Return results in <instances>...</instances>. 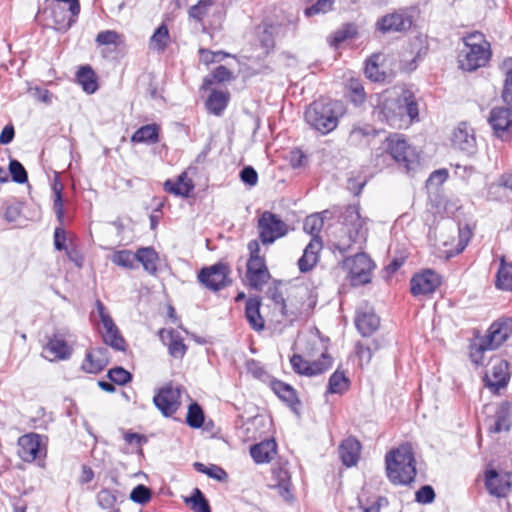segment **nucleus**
I'll list each match as a JSON object with an SVG mask.
<instances>
[{"label": "nucleus", "mask_w": 512, "mask_h": 512, "mask_svg": "<svg viewBox=\"0 0 512 512\" xmlns=\"http://www.w3.org/2000/svg\"><path fill=\"white\" fill-rule=\"evenodd\" d=\"M418 114L415 95L409 89H403L396 96L387 92L381 94L374 109V115L379 121L397 129L409 127L413 121L418 120Z\"/></svg>", "instance_id": "f257e3e1"}, {"label": "nucleus", "mask_w": 512, "mask_h": 512, "mask_svg": "<svg viewBox=\"0 0 512 512\" xmlns=\"http://www.w3.org/2000/svg\"><path fill=\"white\" fill-rule=\"evenodd\" d=\"M386 473L395 485H407L416 476V461L411 444L404 443L391 450L385 457Z\"/></svg>", "instance_id": "f03ea898"}, {"label": "nucleus", "mask_w": 512, "mask_h": 512, "mask_svg": "<svg viewBox=\"0 0 512 512\" xmlns=\"http://www.w3.org/2000/svg\"><path fill=\"white\" fill-rule=\"evenodd\" d=\"M342 115L343 106L340 102L319 99L311 103L306 109L305 120L311 128L322 135H326L337 128Z\"/></svg>", "instance_id": "7ed1b4c3"}, {"label": "nucleus", "mask_w": 512, "mask_h": 512, "mask_svg": "<svg viewBox=\"0 0 512 512\" xmlns=\"http://www.w3.org/2000/svg\"><path fill=\"white\" fill-rule=\"evenodd\" d=\"M388 157L407 172L414 171L419 166L417 151L407 143L401 134H392L386 138L383 143V152L376 153V165L379 167L388 165L386 161Z\"/></svg>", "instance_id": "20e7f679"}, {"label": "nucleus", "mask_w": 512, "mask_h": 512, "mask_svg": "<svg viewBox=\"0 0 512 512\" xmlns=\"http://www.w3.org/2000/svg\"><path fill=\"white\" fill-rule=\"evenodd\" d=\"M340 223L342 225L338 241L340 250L349 249L352 244H362L366 241L368 228L366 227V219L360 214L357 205H349L340 215Z\"/></svg>", "instance_id": "39448f33"}, {"label": "nucleus", "mask_w": 512, "mask_h": 512, "mask_svg": "<svg viewBox=\"0 0 512 512\" xmlns=\"http://www.w3.org/2000/svg\"><path fill=\"white\" fill-rule=\"evenodd\" d=\"M464 49L459 54V66L465 71H474L485 66L491 56L490 44L484 34L475 31L464 37Z\"/></svg>", "instance_id": "423d86ee"}, {"label": "nucleus", "mask_w": 512, "mask_h": 512, "mask_svg": "<svg viewBox=\"0 0 512 512\" xmlns=\"http://www.w3.org/2000/svg\"><path fill=\"white\" fill-rule=\"evenodd\" d=\"M39 13L51 21L55 30L65 32L76 22L80 4L78 0H45Z\"/></svg>", "instance_id": "0eeeda50"}, {"label": "nucleus", "mask_w": 512, "mask_h": 512, "mask_svg": "<svg viewBox=\"0 0 512 512\" xmlns=\"http://www.w3.org/2000/svg\"><path fill=\"white\" fill-rule=\"evenodd\" d=\"M250 253L247 262L246 277L249 284L255 289H261L270 278L264 257L260 256V244L257 240L248 243Z\"/></svg>", "instance_id": "6e6552de"}, {"label": "nucleus", "mask_w": 512, "mask_h": 512, "mask_svg": "<svg viewBox=\"0 0 512 512\" xmlns=\"http://www.w3.org/2000/svg\"><path fill=\"white\" fill-rule=\"evenodd\" d=\"M258 229L263 244H272L288 233V225L278 215L269 211L261 214Z\"/></svg>", "instance_id": "1a4fd4ad"}, {"label": "nucleus", "mask_w": 512, "mask_h": 512, "mask_svg": "<svg viewBox=\"0 0 512 512\" xmlns=\"http://www.w3.org/2000/svg\"><path fill=\"white\" fill-rule=\"evenodd\" d=\"M153 402L163 416H172L181 405V387L173 383L166 384L155 394Z\"/></svg>", "instance_id": "9d476101"}, {"label": "nucleus", "mask_w": 512, "mask_h": 512, "mask_svg": "<svg viewBox=\"0 0 512 512\" xmlns=\"http://www.w3.org/2000/svg\"><path fill=\"white\" fill-rule=\"evenodd\" d=\"M198 280L207 289L219 291L230 284L229 268L220 262L204 267L198 274Z\"/></svg>", "instance_id": "9b49d317"}, {"label": "nucleus", "mask_w": 512, "mask_h": 512, "mask_svg": "<svg viewBox=\"0 0 512 512\" xmlns=\"http://www.w3.org/2000/svg\"><path fill=\"white\" fill-rule=\"evenodd\" d=\"M18 456L24 462H33L43 460L46 456V447L42 443V438L36 433H29L18 439Z\"/></svg>", "instance_id": "f8f14e48"}, {"label": "nucleus", "mask_w": 512, "mask_h": 512, "mask_svg": "<svg viewBox=\"0 0 512 512\" xmlns=\"http://www.w3.org/2000/svg\"><path fill=\"white\" fill-rule=\"evenodd\" d=\"M488 122L497 138L502 141L512 139V110L510 108H493L490 111Z\"/></svg>", "instance_id": "ddd939ff"}, {"label": "nucleus", "mask_w": 512, "mask_h": 512, "mask_svg": "<svg viewBox=\"0 0 512 512\" xmlns=\"http://www.w3.org/2000/svg\"><path fill=\"white\" fill-rule=\"evenodd\" d=\"M350 271V278L354 285H361L370 282L373 262L365 253H357L346 261Z\"/></svg>", "instance_id": "4468645a"}, {"label": "nucleus", "mask_w": 512, "mask_h": 512, "mask_svg": "<svg viewBox=\"0 0 512 512\" xmlns=\"http://www.w3.org/2000/svg\"><path fill=\"white\" fill-rule=\"evenodd\" d=\"M290 363L295 372L306 376H314L329 369L332 366V358L327 353H322L320 359L310 362L300 355H293Z\"/></svg>", "instance_id": "2eb2a0df"}, {"label": "nucleus", "mask_w": 512, "mask_h": 512, "mask_svg": "<svg viewBox=\"0 0 512 512\" xmlns=\"http://www.w3.org/2000/svg\"><path fill=\"white\" fill-rule=\"evenodd\" d=\"M412 18L406 12H393L380 17L376 23L375 28L382 34L391 32H403L412 26Z\"/></svg>", "instance_id": "dca6fc26"}, {"label": "nucleus", "mask_w": 512, "mask_h": 512, "mask_svg": "<svg viewBox=\"0 0 512 512\" xmlns=\"http://www.w3.org/2000/svg\"><path fill=\"white\" fill-rule=\"evenodd\" d=\"M441 278L433 270L427 269L416 274L410 281L411 293L415 297L430 295L440 286Z\"/></svg>", "instance_id": "f3484780"}, {"label": "nucleus", "mask_w": 512, "mask_h": 512, "mask_svg": "<svg viewBox=\"0 0 512 512\" xmlns=\"http://www.w3.org/2000/svg\"><path fill=\"white\" fill-rule=\"evenodd\" d=\"M455 149L467 154L473 155L476 152V137L472 127L466 122L460 123L453 131L451 138Z\"/></svg>", "instance_id": "a211bd4d"}, {"label": "nucleus", "mask_w": 512, "mask_h": 512, "mask_svg": "<svg viewBox=\"0 0 512 512\" xmlns=\"http://www.w3.org/2000/svg\"><path fill=\"white\" fill-rule=\"evenodd\" d=\"M509 364L506 360L497 359L489 372L484 377L485 385L494 394H498L501 389L505 388L510 379L508 371Z\"/></svg>", "instance_id": "6ab92c4d"}, {"label": "nucleus", "mask_w": 512, "mask_h": 512, "mask_svg": "<svg viewBox=\"0 0 512 512\" xmlns=\"http://www.w3.org/2000/svg\"><path fill=\"white\" fill-rule=\"evenodd\" d=\"M485 486L491 495L498 498L505 497L512 487V473L488 470L485 473Z\"/></svg>", "instance_id": "aec40b11"}, {"label": "nucleus", "mask_w": 512, "mask_h": 512, "mask_svg": "<svg viewBox=\"0 0 512 512\" xmlns=\"http://www.w3.org/2000/svg\"><path fill=\"white\" fill-rule=\"evenodd\" d=\"M512 333V319L502 318L495 321L488 330L487 335L483 341L492 350L497 349L503 342H505Z\"/></svg>", "instance_id": "412c9836"}, {"label": "nucleus", "mask_w": 512, "mask_h": 512, "mask_svg": "<svg viewBox=\"0 0 512 512\" xmlns=\"http://www.w3.org/2000/svg\"><path fill=\"white\" fill-rule=\"evenodd\" d=\"M108 362V349L104 346H99L87 351L81 368L86 373L97 374L107 366Z\"/></svg>", "instance_id": "4be33fe9"}, {"label": "nucleus", "mask_w": 512, "mask_h": 512, "mask_svg": "<svg viewBox=\"0 0 512 512\" xmlns=\"http://www.w3.org/2000/svg\"><path fill=\"white\" fill-rule=\"evenodd\" d=\"M44 352L51 355L45 356L50 361L67 360L71 357L73 348L70 346L62 333H54L44 346Z\"/></svg>", "instance_id": "5701e85b"}, {"label": "nucleus", "mask_w": 512, "mask_h": 512, "mask_svg": "<svg viewBox=\"0 0 512 512\" xmlns=\"http://www.w3.org/2000/svg\"><path fill=\"white\" fill-rule=\"evenodd\" d=\"M355 325L359 333L367 337L372 335L379 328L380 319L372 308L364 306L357 309Z\"/></svg>", "instance_id": "b1692460"}, {"label": "nucleus", "mask_w": 512, "mask_h": 512, "mask_svg": "<svg viewBox=\"0 0 512 512\" xmlns=\"http://www.w3.org/2000/svg\"><path fill=\"white\" fill-rule=\"evenodd\" d=\"M158 335L162 343L167 346L170 356L179 359L184 357L187 347L178 331L163 328L159 330Z\"/></svg>", "instance_id": "393cba45"}, {"label": "nucleus", "mask_w": 512, "mask_h": 512, "mask_svg": "<svg viewBox=\"0 0 512 512\" xmlns=\"http://www.w3.org/2000/svg\"><path fill=\"white\" fill-rule=\"evenodd\" d=\"M322 249L320 237H313L305 247L302 257L298 260V267L301 272L311 270L318 261V254Z\"/></svg>", "instance_id": "a878e982"}, {"label": "nucleus", "mask_w": 512, "mask_h": 512, "mask_svg": "<svg viewBox=\"0 0 512 512\" xmlns=\"http://www.w3.org/2000/svg\"><path fill=\"white\" fill-rule=\"evenodd\" d=\"M360 442L353 437L345 439L339 446V455L342 463L347 467L357 464L360 456Z\"/></svg>", "instance_id": "bb28decb"}, {"label": "nucleus", "mask_w": 512, "mask_h": 512, "mask_svg": "<svg viewBox=\"0 0 512 512\" xmlns=\"http://www.w3.org/2000/svg\"><path fill=\"white\" fill-rule=\"evenodd\" d=\"M375 128L366 123L355 124L349 132L348 142L352 146H366L376 136Z\"/></svg>", "instance_id": "cd10ccee"}, {"label": "nucleus", "mask_w": 512, "mask_h": 512, "mask_svg": "<svg viewBox=\"0 0 512 512\" xmlns=\"http://www.w3.org/2000/svg\"><path fill=\"white\" fill-rule=\"evenodd\" d=\"M168 193L175 196L188 197L194 189L193 181L188 177L187 172L181 173L176 180L168 179L164 183Z\"/></svg>", "instance_id": "c85d7f7f"}, {"label": "nucleus", "mask_w": 512, "mask_h": 512, "mask_svg": "<svg viewBox=\"0 0 512 512\" xmlns=\"http://www.w3.org/2000/svg\"><path fill=\"white\" fill-rule=\"evenodd\" d=\"M273 483L270 487L276 489L278 494L286 501L292 498L290 491V474L284 468H276L272 470Z\"/></svg>", "instance_id": "c756f323"}, {"label": "nucleus", "mask_w": 512, "mask_h": 512, "mask_svg": "<svg viewBox=\"0 0 512 512\" xmlns=\"http://www.w3.org/2000/svg\"><path fill=\"white\" fill-rule=\"evenodd\" d=\"M275 453L276 443L274 440L262 441L250 448V455L257 464L270 462Z\"/></svg>", "instance_id": "7c9ffc66"}, {"label": "nucleus", "mask_w": 512, "mask_h": 512, "mask_svg": "<svg viewBox=\"0 0 512 512\" xmlns=\"http://www.w3.org/2000/svg\"><path fill=\"white\" fill-rule=\"evenodd\" d=\"M260 301L257 298H249L245 305V317L255 331L264 329L265 321L260 314Z\"/></svg>", "instance_id": "2f4dec72"}, {"label": "nucleus", "mask_w": 512, "mask_h": 512, "mask_svg": "<svg viewBox=\"0 0 512 512\" xmlns=\"http://www.w3.org/2000/svg\"><path fill=\"white\" fill-rule=\"evenodd\" d=\"M136 261L140 262L146 272L151 275L156 274L158 254L151 247H142L135 252Z\"/></svg>", "instance_id": "473e14b6"}, {"label": "nucleus", "mask_w": 512, "mask_h": 512, "mask_svg": "<svg viewBox=\"0 0 512 512\" xmlns=\"http://www.w3.org/2000/svg\"><path fill=\"white\" fill-rule=\"evenodd\" d=\"M230 95L228 91L213 90L206 101L208 111L219 116L226 109Z\"/></svg>", "instance_id": "72a5a7b5"}, {"label": "nucleus", "mask_w": 512, "mask_h": 512, "mask_svg": "<svg viewBox=\"0 0 512 512\" xmlns=\"http://www.w3.org/2000/svg\"><path fill=\"white\" fill-rule=\"evenodd\" d=\"M76 77L77 82L86 93L93 94L98 89L97 77L91 67L82 66L78 70Z\"/></svg>", "instance_id": "f704fd0d"}, {"label": "nucleus", "mask_w": 512, "mask_h": 512, "mask_svg": "<svg viewBox=\"0 0 512 512\" xmlns=\"http://www.w3.org/2000/svg\"><path fill=\"white\" fill-rule=\"evenodd\" d=\"M511 404L508 402L503 403L495 414V422L490 426L489 431L492 433H500L502 431H508L511 426V420L509 416V410Z\"/></svg>", "instance_id": "c9c22d12"}, {"label": "nucleus", "mask_w": 512, "mask_h": 512, "mask_svg": "<svg viewBox=\"0 0 512 512\" xmlns=\"http://www.w3.org/2000/svg\"><path fill=\"white\" fill-rule=\"evenodd\" d=\"M277 29L276 25L268 23H263L258 27V39L265 53L274 48Z\"/></svg>", "instance_id": "e433bc0d"}, {"label": "nucleus", "mask_w": 512, "mask_h": 512, "mask_svg": "<svg viewBox=\"0 0 512 512\" xmlns=\"http://www.w3.org/2000/svg\"><path fill=\"white\" fill-rule=\"evenodd\" d=\"M271 388L274 393L288 406L293 407L298 403L296 392L290 385L282 381L275 380L272 381Z\"/></svg>", "instance_id": "4c0bfd02"}, {"label": "nucleus", "mask_w": 512, "mask_h": 512, "mask_svg": "<svg viewBox=\"0 0 512 512\" xmlns=\"http://www.w3.org/2000/svg\"><path fill=\"white\" fill-rule=\"evenodd\" d=\"M159 138V129L155 124H148L137 129L132 137L133 143H156Z\"/></svg>", "instance_id": "58836bf2"}, {"label": "nucleus", "mask_w": 512, "mask_h": 512, "mask_svg": "<svg viewBox=\"0 0 512 512\" xmlns=\"http://www.w3.org/2000/svg\"><path fill=\"white\" fill-rule=\"evenodd\" d=\"M502 71L505 76L502 98L506 104L512 106V58L503 61Z\"/></svg>", "instance_id": "ea45409f"}, {"label": "nucleus", "mask_w": 512, "mask_h": 512, "mask_svg": "<svg viewBox=\"0 0 512 512\" xmlns=\"http://www.w3.org/2000/svg\"><path fill=\"white\" fill-rule=\"evenodd\" d=\"M496 286L502 290H512V264H507L501 258V264L497 272Z\"/></svg>", "instance_id": "a19ab883"}, {"label": "nucleus", "mask_w": 512, "mask_h": 512, "mask_svg": "<svg viewBox=\"0 0 512 512\" xmlns=\"http://www.w3.org/2000/svg\"><path fill=\"white\" fill-rule=\"evenodd\" d=\"M169 31L165 24L160 25L150 38V48L162 52L167 47L169 41Z\"/></svg>", "instance_id": "79ce46f5"}, {"label": "nucleus", "mask_w": 512, "mask_h": 512, "mask_svg": "<svg viewBox=\"0 0 512 512\" xmlns=\"http://www.w3.org/2000/svg\"><path fill=\"white\" fill-rule=\"evenodd\" d=\"M349 387V379L343 372L336 370L329 378L328 393L342 394Z\"/></svg>", "instance_id": "37998d69"}, {"label": "nucleus", "mask_w": 512, "mask_h": 512, "mask_svg": "<svg viewBox=\"0 0 512 512\" xmlns=\"http://www.w3.org/2000/svg\"><path fill=\"white\" fill-rule=\"evenodd\" d=\"M104 342L118 351L125 350V340L120 335L117 326L102 331Z\"/></svg>", "instance_id": "c03bdc74"}, {"label": "nucleus", "mask_w": 512, "mask_h": 512, "mask_svg": "<svg viewBox=\"0 0 512 512\" xmlns=\"http://www.w3.org/2000/svg\"><path fill=\"white\" fill-rule=\"evenodd\" d=\"M214 7L212 0H200L189 9V16L197 22L202 23Z\"/></svg>", "instance_id": "a18cd8bd"}, {"label": "nucleus", "mask_w": 512, "mask_h": 512, "mask_svg": "<svg viewBox=\"0 0 512 512\" xmlns=\"http://www.w3.org/2000/svg\"><path fill=\"white\" fill-rule=\"evenodd\" d=\"M324 225V219L321 213L312 214L306 217L303 229L313 237H319V233Z\"/></svg>", "instance_id": "49530a36"}, {"label": "nucleus", "mask_w": 512, "mask_h": 512, "mask_svg": "<svg viewBox=\"0 0 512 512\" xmlns=\"http://www.w3.org/2000/svg\"><path fill=\"white\" fill-rule=\"evenodd\" d=\"M96 43L100 46L113 45L115 47L123 44V36L114 30H104L97 34Z\"/></svg>", "instance_id": "de8ad7c7"}, {"label": "nucleus", "mask_w": 512, "mask_h": 512, "mask_svg": "<svg viewBox=\"0 0 512 512\" xmlns=\"http://www.w3.org/2000/svg\"><path fill=\"white\" fill-rule=\"evenodd\" d=\"M111 261L117 266L132 269L134 268L136 256L130 250H119L112 254Z\"/></svg>", "instance_id": "09e8293b"}, {"label": "nucleus", "mask_w": 512, "mask_h": 512, "mask_svg": "<svg viewBox=\"0 0 512 512\" xmlns=\"http://www.w3.org/2000/svg\"><path fill=\"white\" fill-rule=\"evenodd\" d=\"M186 421L192 428H200L203 425V410L197 403H193L189 406Z\"/></svg>", "instance_id": "8fccbe9b"}, {"label": "nucleus", "mask_w": 512, "mask_h": 512, "mask_svg": "<svg viewBox=\"0 0 512 512\" xmlns=\"http://www.w3.org/2000/svg\"><path fill=\"white\" fill-rule=\"evenodd\" d=\"M194 467L198 472L204 473V474L208 475L209 477L216 479V480L221 481L227 477L226 472L217 465L206 466L202 463L196 462L194 464Z\"/></svg>", "instance_id": "3c124183"}, {"label": "nucleus", "mask_w": 512, "mask_h": 512, "mask_svg": "<svg viewBox=\"0 0 512 512\" xmlns=\"http://www.w3.org/2000/svg\"><path fill=\"white\" fill-rule=\"evenodd\" d=\"M231 76V71L225 66L220 65L217 68H215L210 77H206L204 79V85H211L214 81L218 83L228 81L231 79Z\"/></svg>", "instance_id": "603ef678"}, {"label": "nucleus", "mask_w": 512, "mask_h": 512, "mask_svg": "<svg viewBox=\"0 0 512 512\" xmlns=\"http://www.w3.org/2000/svg\"><path fill=\"white\" fill-rule=\"evenodd\" d=\"M9 171L14 182L20 184L27 182V172L24 166L19 161L15 159L11 160L9 163Z\"/></svg>", "instance_id": "864d4df0"}, {"label": "nucleus", "mask_w": 512, "mask_h": 512, "mask_svg": "<svg viewBox=\"0 0 512 512\" xmlns=\"http://www.w3.org/2000/svg\"><path fill=\"white\" fill-rule=\"evenodd\" d=\"M191 509L194 512H211L208 501L199 489H195L190 498Z\"/></svg>", "instance_id": "5fc2aeb1"}, {"label": "nucleus", "mask_w": 512, "mask_h": 512, "mask_svg": "<svg viewBox=\"0 0 512 512\" xmlns=\"http://www.w3.org/2000/svg\"><path fill=\"white\" fill-rule=\"evenodd\" d=\"M333 7V0H317V2L304 11L305 15L310 17L318 14H325Z\"/></svg>", "instance_id": "6e6d98bb"}, {"label": "nucleus", "mask_w": 512, "mask_h": 512, "mask_svg": "<svg viewBox=\"0 0 512 512\" xmlns=\"http://www.w3.org/2000/svg\"><path fill=\"white\" fill-rule=\"evenodd\" d=\"M108 377L111 382L118 385H125L131 381V374L122 367H115L108 371Z\"/></svg>", "instance_id": "4d7b16f0"}, {"label": "nucleus", "mask_w": 512, "mask_h": 512, "mask_svg": "<svg viewBox=\"0 0 512 512\" xmlns=\"http://www.w3.org/2000/svg\"><path fill=\"white\" fill-rule=\"evenodd\" d=\"M130 499L135 503L143 505L150 501L151 491L146 486L140 484L131 491Z\"/></svg>", "instance_id": "13d9d810"}, {"label": "nucleus", "mask_w": 512, "mask_h": 512, "mask_svg": "<svg viewBox=\"0 0 512 512\" xmlns=\"http://www.w3.org/2000/svg\"><path fill=\"white\" fill-rule=\"evenodd\" d=\"M349 91L351 93V100L355 104H361L365 100V92L360 81L351 79L349 82Z\"/></svg>", "instance_id": "bf43d9fd"}, {"label": "nucleus", "mask_w": 512, "mask_h": 512, "mask_svg": "<svg viewBox=\"0 0 512 512\" xmlns=\"http://www.w3.org/2000/svg\"><path fill=\"white\" fill-rule=\"evenodd\" d=\"M492 350L489 346L486 345V343L483 341V339L480 340L479 344H475L471 346L470 351V358L473 363L476 365H482L483 364V353L485 351Z\"/></svg>", "instance_id": "052dcab7"}, {"label": "nucleus", "mask_w": 512, "mask_h": 512, "mask_svg": "<svg viewBox=\"0 0 512 512\" xmlns=\"http://www.w3.org/2000/svg\"><path fill=\"white\" fill-rule=\"evenodd\" d=\"M116 496L114 492L109 489H102L97 494V502L103 509H110L116 503Z\"/></svg>", "instance_id": "680f3d73"}, {"label": "nucleus", "mask_w": 512, "mask_h": 512, "mask_svg": "<svg viewBox=\"0 0 512 512\" xmlns=\"http://www.w3.org/2000/svg\"><path fill=\"white\" fill-rule=\"evenodd\" d=\"M95 306H96L97 314L102 323L103 330L114 327L115 323H114L112 317L110 316V314L108 313V311L106 310V307L104 306V304L100 300H96Z\"/></svg>", "instance_id": "e2e57ef3"}, {"label": "nucleus", "mask_w": 512, "mask_h": 512, "mask_svg": "<svg viewBox=\"0 0 512 512\" xmlns=\"http://www.w3.org/2000/svg\"><path fill=\"white\" fill-rule=\"evenodd\" d=\"M95 306H96L97 314L102 323L103 330L114 327L115 323H114L112 317L110 316V314L108 313V311L106 310V307L104 306V304L100 300H96Z\"/></svg>", "instance_id": "0e129e2a"}, {"label": "nucleus", "mask_w": 512, "mask_h": 512, "mask_svg": "<svg viewBox=\"0 0 512 512\" xmlns=\"http://www.w3.org/2000/svg\"><path fill=\"white\" fill-rule=\"evenodd\" d=\"M497 187L503 190V195L506 199H512V172L504 173L498 179Z\"/></svg>", "instance_id": "69168bd1"}, {"label": "nucleus", "mask_w": 512, "mask_h": 512, "mask_svg": "<svg viewBox=\"0 0 512 512\" xmlns=\"http://www.w3.org/2000/svg\"><path fill=\"white\" fill-rule=\"evenodd\" d=\"M435 498V492L429 485L422 486L416 492V501L422 504L431 503Z\"/></svg>", "instance_id": "338daca9"}, {"label": "nucleus", "mask_w": 512, "mask_h": 512, "mask_svg": "<svg viewBox=\"0 0 512 512\" xmlns=\"http://www.w3.org/2000/svg\"><path fill=\"white\" fill-rule=\"evenodd\" d=\"M240 178H241V180L245 184H248L250 186H254V185L257 184L258 174H257L256 170L253 167L247 166V167H244L241 170Z\"/></svg>", "instance_id": "774afa93"}]
</instances>
